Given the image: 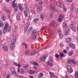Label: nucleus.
Segmentation results:
<instances>
[{
  "instance_id": "obj_44",
  "label": "nucleus",
  "mask_w": 78,
  "mask_h": 78,
  "mask_svg": "<svg viewBox=\"0 0 78 78\" xmlns=\"http://www.w3.org/2000/svg\"><path fill=\"white\" fill-rule=\"evenodd\" d=\"M62 7H63V9L64 10V11H67V9H66V7H64V6Z\"/></svg>"
},
{
  "instance_id": "obj_19",
  "label": "nucleus",
  "mask_w": 78,
  "mask_h": 78,
  "mask_svg": "<svg viewBox=\"0 0 78 78\" xmlns=\"http://www.w3.org/2000/svg\"><path fill=\"white\" fill-rule=\"evenodd\" d=\"M37 35H35L33 37V39L34 40V41H36L37 40V39L38 37Z\"/></svg>"
},
{
  "instance_id": "obj_55",
  "label": "nucleus",
  "mask_w": 78,
  "mask_h": 78,
  "mask_svg": "<svg viewBox=\"0 0 78 78\" xmlns=\"http://www.w3.org/2000/svg\"><path fill=\"white\" fill-rule=\"evenodd\" d=\"M54 76H55V74H53L52 75H51V78H54Z\"/></svg>"
},
{
  "instance_id": "obj_28",
  "label": "nucleus",
  "mask_w": 78,
  "mask_h": 78,
  "mask_svg": "<svg viewBox=\"0 0 78 78\" xmlns=\"http://www.w3.org/2000/svg\"><path fill=\"white\" fill-rule=\"evenodd\" d=\"M72 59H69L67 61V63L68 64H70V63H72Z\"/></svg>"
},
{
  "instance_id": "obj_53",
  "label": "nucleus",
  "mask_w": 78,
  "mask_h": 78,
  "mask_svg": "<svg viewBox=\"0 0 78 78\" xmlns=\"http://www.w3.org/2000/svg\"><path fill=\"white\" fill-rule=\"evenodd\" d=\"M39 3L40 5H42V3H43V2H42V1H40L39 2Z\"/></svg>"
},
{
  "instance_id": "obj_14",
  "label": "nucleus",
  "mask_w": 78,
  "mask_h": 78,
  "mask_svg": "<svg viewBox=\"0 0 78 78\" xmlns=\"http://www.w3.org/2000/svg\"><path fill=\"white\" fill-rule=\"evenodd\" d=\"M48 60L51 62V64L53 63V58L52 57H50L48 58Z\"/></svg>"
},
{
  "instance_id": "obj_64",
  "label": "nucleus",
  "mask_w": 78,
  "mask_h": 78,
  "mask_svg": "<svg viewBox=\"0 0 78 78\" xmlns=\"http://www.w3.org/2000/svg\"><path fill=\"white\" fill-rule=\"evenodd\" d=\"M67 51L66 50H64V51H63V53H65V54H66V53H67Z\"/></svg>"
},
{
  "instance_id": "obj_46",
  "label": "nucleus",
  "mask_w": 78,
  "mask_h": 78,
  "mask_svg": "<svg viewBox=\"0 0 78 78\" xmlns=\"http://www.w3.org/2000/svg\"><path fill=\"white\" fill-rule=\"evenodd\" d=\"M33 64L34 66H38V63L36 62H34Z\"/></svg>"
},
{
  "instance_id": "obj_27",
  "label": "nucleus",
  "mask_w": 78,
  "mask_h": 78,
  "mask_svg": "<svg viewBox=\"0 0 78 78\" xmlns=\"http://www.w3.org/2000/svg\"><path fill=\"white\" fill-rule=\"evenodd\" d=\"M8 27V23H6L5 24L4 29H5L6 30V29Z\"/></svg>"
},
{
  "instance_id": "obj_29",
  "label": "nucleus",
  "mask_w": 78,
  "mask_h": 78,
  "mask_svg": "<svg viewBox=\"0 0 78 78\" xmlns=\"http://www.w3.org/2000/svg\"><path fill=\"white\" fill-rule=\"evenodd\" d=\"M16 19L18 20H20V16L19 14H17L16 15Z\"/></svg>"
},
{
  "instance_id": "obj_52",
  "label": "nucleus",
  "mask_w": 78,
  "mask_h": 78,
  "mask_svg": "<svg viewBox=\"0 0 78 78\" xmlns=\"http://www.w3.org/2000/svg\"><path fill=\"white\" fill-rule=\"evenodd\" d=\"M3 9L4 11H6V10H7V8H6V7H3Z\"/></svg>"
},
{
  "instance_id": "obj_40",
  "label": "nucleus",
  "mask_w": 78,
  "mask_h": 78,
  "mask_svg": "<svg viewBox=\"0 0 78 78\" xmlns=\"http://www.w3.org/2000/svg\"><path fill=\"white\" fill-rule=\"evenodd\" d=\"M16 6H17V5L16 4H13L12 5V7L13 8H16Z\"/></svg>"
},
{
  "instance_id": "obj_16",
  "label": "nucleus",
  "mask_w": 78,
  "mask_h": 78,
  "mask_svg": "<svg viewBox=\"0 0 78 78\" xmlns=\"http://www.w3.org/2000/svg\"><path fill=\"white\" fill-rule=\"evenodd\" d=\"M28 72L30 74H33V73H35V71L32 70H30Z\"/></svg>"
},
{
  "instance_id": "obj_9",
  "label": "nucleus",
  "mask_w": 78,
  "mask_h": 78,
  "mask_svg": "<svg viewBox=\"0 0 78 78\" xmlns=\"http://www.w3.org/2000/svg\"><path fill=\"white\" fill-rule=\"evenodd\" d=\"M17 40V38L16 37H14L11 41L12 43L13 44H16V40Z\"/></svg>"
},
{
  "instance_id": "obj_25",
  "label": "nucleus",
  "mask_w": 78,
  "mask_h": 78,
  "mask_svg": "<svg viewBox=\"0 0 78 78\" xmlns=\"http://www.w3.org/2000/svg\"><path fill=\"white\" fill-rule=\"evenodd\" d=\"M4 27V23L3 22H0V27Z\"/></svg>"
},
{
  "instance_id": "obj_36",
  "label": "nucleus",
  "mask_w": 78,
  "mask_h": 78,
  "mask_svg": "<svg viewBox=\"0 0 78 78\" xmlns=\"http://www.w3.org/2000/svg\"><path fill=\"white\" fill-rule=\"evenodd\" d=\"M39 18H36L33 20L34 22H36V21H38L39 20Z\"/></svg>"
},
{
  "instance_id": "obj_21",
  "label": "nucleus",
  "mask_w": 78,
  "mask_h": 78,
  "mask_svg": "<svg viewBox=\"0 0 78 78\" xmlns=\"http://www.w3.org/2000/svg\"><path fill=\"white\" fill-rule=\"evenodd\" d=\"M50 7L51 8V9H52L54 11H55V7L53 6V5H50Z\"/></svg>"
},
{
  "instance_id": "obj_15",
  "label": "nucleus",
  "mask_w": 78,
  "mask_h": 78,
  "mask_svg": "<svg viewBox=\"0 0 78 78\" xmlns=\"http://www.w3.org/2000/svg\"><path fill=\"white\" fill-rule=\"evenodd\" d=\"M31 55H35V54H36V50H32L31 52Z\"/></svg>"
},
{
  "instance_id": "obj_57",
  "label": "nucleus",
  "mask_w": 78,
  "mask_h": 78,
  "mask_svg": "<svg viewBox=\"0 0 78 78\" xmlns=\"http://www.w3.org/2000/svg\"><path fill=\"white\" fill-rule=\"evenodd\" d=\"M45 30V27H43L41 28V30H43L44 31Z\"/></svg>"
},
{
  "instance_id": "obj_20",
  "label": "nucleus",
  "mask_w": 78,
  "mask_h": 78,
  "mask_svg": "<svg viewBox=\"0 0 78 78\" xmlns=\"http://www.w3.org/2000/svg\"><path fill=\"white\" fill-rule=\"evenodd\" d=\"M63 28H66L67 27V23L66 22H65L63 23Z\"/></svg>"
},
{
  "instance_id": "obj_49",
  "label": "nucleus",
  "mask_w": 78,
  "mask_h": 78,
  "mask_svg": "<svg viewBox=\"0 0 78 78\" xmlns=\"http://www.w3.org/2000/svg\"><path fill=\"white\" fill-rule=\"evenodd\" d=\"M77 75H78V71H76L75 73V76Z\"/></svg>"
},
{
  "instance_id": "obj_51",
  "label": "nucleus",
  "mask_w": 78,
  "mask_h": 78,
  "mask_svg": "<svg viewBox=\"0 0 78 78\" xmlns=\"http://www.w3.org/2000/svg\"><path fill=\"white\" fill-rule=\"evenodd\" d=\"M10 76V75H9V74H7L5 78H9Z\"/></svg>"
},
{
  "instance_id": "obj_62",
  "label": "nucleus",
  "mask_w": 78,
  "mask_h": 78,
  "mask_svg": "<svg viewBox=\"0 0 78 78\" xmlns=\"http://www.w3.org/2000/svg\"><path fill=\"white\" fill-rule=\"evenodd\" d=\"M49 18L50 19H52L53 18V15H49Z\"/></svg>"
},
{
  "instance_id": "obj_63",
  "label": "nucleus",
  "mask_w": 78,
  "mask_h": 78,
  "mask_svg": "<svg viewBox=\"0 0 78 78\" xmlns=\"http://www.w3.org/2000/svg\"><path fill=\"white\" fill-rule=\"evenodd\" d=\"M55 56L56 58H59V55L58 54H55Z\"/></svg>"
},
{
  "instance_id": "obj_11",
  "label": "nucleus",
  "mask_w": 78,
  "mask_h": 78,
  "mask_svg": "<svg viewBox=\"0 0 78 78\" xmlns=\"http://www.w3.org/2000/svg\"><path fill=\"white\" fill-rule=\"evenodd\" d=\"M11 31V27H9L7 29H6V31L7 33H9Z\"/></svg>"
},
{
  "instance_id": "obj_56",
  "label": "nucleus",
  "mask_w": 78,
  "mask_h": 78,
  "mask_svg": "<svg viewBox=\"0 0 78 78\" xmlns=\"http://www.w3.org/2000/svg\"><path fill=\"white\" fill-rule=\"evenodd\" d=\"M76 12L78 14V8H76L75 9Z\"/></svg>"
},
{
  "instance_id": "obj_3",
  "label": "nucleus",
  "mask_w": 78,
  "mask_h": 78,
  "mask_svg": "<svg viewBox=\"0 0 78 78\" xmlns=\"http://www.w3.org/2000/svg\"><path fill=\"white\" fill-rule=\"evenodd\" d=\"M58 33L60 39H62V37H63V35L62 34H61V30L58 29Z\"/></svg>"
},
{
  "instance_id": "obj_6",
  "label": "nucleus",
  "mask_w": 78,
  "mask_h": 78,
  "mask_svg": "<svg viewBox=\"0 0 78 78\" xmlns=\"http://www.w3.org/2000/svg\"><path fill=\"white\" fill-rule=\"evenodd\" d=\"M59 17L60 18H58V22H61L62 21V20L64 19V16H63V15H60L59 16Z\"/></svg>"
},
{
  "instance_id": "obj_60",
  "label": "nucleus",
  "mask_w": 78,
  "mask_h": 78,
  "mask_svg": "<svg viewBox=\"0 0 78 78\" xmlns=\"http://www.w3.org/2000/svg\"><path fill=\"white\" fill-rule=\"evenodd\" d=\"M49 15L53 16V12H50L49 14Z\"/></svg>"
},
{
  "instance_id": "obj_48",
  "label": "nucleus",
  "mask_w": 78,
  "mask_h": 78,
  "mask_svg": "<svg viewBox=\"0 0 78 78\" xmlns=\"http://www.w3.org/2000/svg\"><path fill=\"white\" fill-rule=\"evenodd\" d=\"M73 63L74 64H76V62L74 60L72 59V63Z\"/></svg>"
},
{
  "instance_id": "obj_8",
  "label": "nucleus",
  "mask_w": 78,
  "mask_h": 78,
  "mask_svg": "<svg viewBox=\"0 0 78 78\" xmlns=\"http://www.w3.org/2000/svg\"><path fill=\"white\" fill-rule=\"evenodd\" d=\"M51 25L53 27H56L57 26V23L56 22H52L51 23Z\"/></svg>"
},
{
  "instance_id": "obj_61",
  "label": "nucleus",
  "mask_w": 78,
  "mask_h": 78,
  "mask_svg": "<svg viewBox=\"0 0 78 78\" xmlns=\"http://www.w3.org/2000/svg\"><path fill=\"white\" fill-rule=\"evenodd\" d=\"M60 47H63V46H64V44L62 43L60 44Z\"/></svg>"
},
{
  "instance_id": "obj_31",
  "label": "nucleus",
  "mask_w": 78,
  "mask_h": 78,
  "mask_svg": "<svg viewBox=\"0 0 78 78\" xmlns=\"http://www.w3.org/2000/svg\"><path fill=\"white\" fill-rule=\"evenodd\" d=\"M6 32H7L6 31V29H3V30H2L3 34H6Z\"/></svg>"
},
{
  "instance_id": "obj_2",
  "label": "nucleus",
  "mask_w": 78,
  "mask_h": 78,
  "mask_svg": "<svg viewBox=\"0 0 78 78\" xmlns=\"http://www.w3.org/2000/svg\"><path fill=\"white\" fill-rule=\"evenodd\" d=\"M56 5L58 6H59L60 8H62L64 6V5L62 3L60 2H58L56 3Z\"/></svg>"
},
{
  "instance_id": "obj_23",
  "label": "nucleus",
  "mask_w": 78,
  "mask_h": 78,
  "mask_svg": "<svg viewBox=\"0 0 78 78\" xmlns=\"http://www.w3.org/2000/svg\"><path fill=\"white\" fill-rule=\"evenodd\" d=\"M36 30H34L31 33V34H32V35H34V34H36Z\"/></svg>"
},
{
  "instance_id": "obj_22",
  "label": "nucleus",
  "mask_w": 78,
  "mask_h": 78,
  "mask_svg": "<svg viewBox=\"0 0 78 78\" xmlns=\"http://www.w3.org/2000/svg\"><path fill=\"white\" fill-rule=\"evenodd\" d=\"M47 64H48V66H50L51 67H52L53 66V64L50 63V62H46Z\"/></svg>"
},
{
  "instance_id": "obj_43",
  "label": "nucleus",
  "mask_w": 78,
  "mask_h": 78,
  "mask_svg": "<svg viewBox=\"0 0 78 78\" xmlns=\"http://www.w3.org/2000/svg\"><path fill=\"white\" fill-rule=\"evenodd\" d=\"M25 54L26 55H28V54H29L30 53V52L28 50H27L25 52Z\"/></svg>"
},
{
  "instance_id": "obj_41",
  "label": "nucleus",
  "mask_w": 78,
  "mask_h": 78,
  "mask_svg": "<svg viewBox=\"0 0 78 78\" xmlns=\"http://www.w3.org/2000/svg\"><path fill=\"white\" fill-rule=\"evenodd\" d=\"M70 9L71 11H73V10L74 9V6H73V5H72L70 7Z\"/></svg>"
},
{
  "instance_id": "obj_54",
  "label": "nucleus",
  "mask_w": 78,
  "mask_h": 78,
  "mask_svg": "<svg viewBox=\"0 0 78 78\" xmlns=\"http://www.w3.org/2000/svg\"><path fill=\"white\" fill-rule=\"evenodd\" d=\"M34 68L35 70H37V67L36 66H34Z\"/></svg>"
},
{
  "instance_id": "obj_10",
  "label": "nucleus",
  "mask_w": 78,
  "mask_h": 78,
  "mask_svg": "<svg viewBox=\"0 0 78 78\" xmlns=\"http://www.w3.org/2000/svg\"><path fill=\"white\" fill-rule=\"evenodd\" d=\"M3 49L5 51H8V48L6 46H3Z\"/></svg>"
},
{
  "instance_id": "obj_58",
  "label": "nucleus",
  "mask_w": 78,
  "mask_h": 78,
  "mask_svg": "<svg viewBox=\"0 0 78 78\" xmlns=\"http://www.w3.org/2000/svg\"><path fill=\"white\" fill-rule=\"evenodd\" d=\"M15 29H16V30H17V29H18V25H17L15 27Z\"/></svg>"
},
{
  "instance_id": "obj_33",
  "label": "nucleus",
  "mask_w": 78,
  "mask_h": 78,
  "mask_svg": "<svg viewBox=\"0 0 78 78\" xmlns=\"http://www.w3.org/2000/svg\"><path fill=\"white\" fill-rule=\"evenodd\" d=\"M15 47H14V45L13 46H12V44L10 45V49L11 50H13V49H14V48Z\"/></svg>"
},
{
  "instance_id": "obj_1",
  "label": "nucleus",
  "mask_w": 78,
  "mask_h": 78,
  "mask_svg": "<svg viewBox=\"0 0 78 78\" xmlns=\"http://www.w3.org/2000/svg\"><path fill=\"white\" fill-rule=\"evenodd\" d=\"M47 56H48L47 55H45L44 56L42 55L40 57V60L41 61H45L46 60V58Z\"/></svg>"
},
{
  "instance_id": "obj_59",
  "label": "nucleus",
  "mask_w": 78,
  "mask_h": 78,
  "mask_svg": "<svg viewBox=\"0 0 78 78\" xmlns=\"http://www.w3.org/2000/svg\"><path fill=\"white\" fill-rule=\"evenodd\" d=\"M13 64L14 65L16 66H17V65L18 64H17V63L16 62H14Z\"/></svg>"
},
{
  "instance_id": "obj_39",
  "label": "nucleus",
  "mask_w": 78,
  "mask_h": 78,
  "mask_svg": "<svg viewBox=\"0 0 78 78\" xmlns=\"http://www.w3.org/2000/svg\"><path fill=\"white\" fill-rule=\"evenodd\" d=\"M18 8L20 9L21 10L22 9V5H21V4H18Z\"/></svg>"
},
{
  "instance_id": "obj_35",
  "label": "nucleus",
  "mask_w": 78,
  "mask_h": 78,
  "mask_svg": "<svg viewBox=\"0 0 78 78\" xmlns=\"http://www.w3.org/2000/svg\"><path fill=\"white\" fill-rule=\"evenodd\" d=\"M73 53V52L70 51L68 53V55L69 56H71L72 55V54Z\"/></svg>"
},
{
  "instance_id": "obj_37",
  "label": "nucleus",
  "mask_w": 78,
  "mask_h": 78,
  "mask_svg": "<svg viewBox=\"0 0 78 78\" xmlns=\"http://www.w3.org/2000/svg\"><path fill=\"white\" fill-rule=\"evenodd\" d=\"M28 26H26L24 27V30L25 31H27V30H28Z\"/></svg>"
},
{
  "instance_id": "obj_7",
  "label": "nucleus",
  "mask_w": 78,
  "mask_h": 78,
  "mask_svg": "<svg viewBox=\"0 0 78 78\" xmlns=\"http://www.w3.org/2000/svg\"><path fill=\"white\" fill-rule=\"evenodd\" d=\"M38 7V8L37 9V12H41V11H42V6L41 5H39Z\"/></svg>"
},
{
  "instance_id": "obj_42",
  "label": "nucleus",
  "mask_w": 78,
  "mask_h": 78,
  "mask_svg": "<svg viewBox=\"0 0 78 78\" xmlns=\"http://www.w3.org/2000/svg\"><path fill=\"white\" fill-rule=\"evenodd\" d=\"M14 10L16 12L18 10V7L16 6V7L14 8Z\"/></svg>"
},
{
  "instance_id": "obj_12",
  "label": "nucleus",
  "mask_w": 78,
  "mask_h": 78,
  "mask_svg": "<svg viewBox=\"0 0 78 78\" xmlns=\"http://www.w3.org/2000/svg\"><path fill=\"white\" fill-rule=\"evenodd\" d=\"M69 45L71 48H72L73 49H75V46L74 44H73L72 43H70Z\"/></svg>"
},
{
  "instance_id": "obj_26",
  "label": "nucleus",
  "mask_w": 78,
  "mask_h": 78,
  "mask_svg": "<svg viewBox=\"0 0 78 78\" xmlns=\"http://www.w3.org/2000/svg\"><path fill=\"white\" fill-rule=\"evenodd\" d=\"M67 71L69 73H72V72H73V70H72V68H71L70 69H67Z\"/></svg>"
},
{
  "instance_id": "obj_13",
  "label": "nucleus",
  "mask_w": 78,
  "mask_h": 78,
  "mask_svg": "<svg viewBox=\"0 0 78 78\" xmlns=\"http://www.w3.org/2000/svg\"><path fill=\"white\" fill-rule=\"evenodd\" d=\"M25 72V70H24V69L23 68H21L20 69V73H21V74H23Z\"/></svg>"
},
{
  "instance_id": "obj_5",
  "label": "nucleus",
  "mask_w": 78,
  "mask_h": 78,
  "mask_svg": "<svg viewBox=\"0 0 78 78\" xmlns=\"http://www.w3.org/2000/svg\"><path fill=\"white\" fill-rule=\"evenodd\" d=\"M10 71L12 72V74L13 75H15V74H16V70L14 67H12L11 68Z\"/></svg>"
},
{
  "instance_id": "obj_38",
  "label": "nucleus",
  "mask_w": 78,
  "mask_h": 78,
  "mask_svg": "<svg viewBox=\"0 0 78 78\" xmlns=\"http://www.w3.org/2000/svg\"><path fill=\"white\" fill-rule=\"evenodd\" d=\"M31 17L30 16H29L27 17V21H31Z\"/></svg>"
},
{
  "instance_id": "obj_50",
  "label": "nucleus",
  "mask_w": 78,
  "mask_h": 78,
  "mask_svg": "<svg viewBox=\"0 0 78 78\" xmlns=\"http://www.w3.org/2000/svg\"><path fill=\"white\" fill-rule=\"evenodd\" d=\"M69 17L71 19H72V18H73V15H72V14H71L69 15Z\"/></svg>"
},
{
  "instance_id": "obj_30",
  "label": "nucleus",
  "mask_w": 78,
  "mask_h": 78,
  "mask_svg": "<svg viewBox=\"0 0 78 78\" xmlns=\"http://www.w3.org/2000/svg\"><path fill=\"white\" fill-rule=\"evenodd\" d=\"M66 42H70L71 41V39H70V38H66Z\"/></svg>"
},
{
  "instance_id": "obj_18",
  "label": "nucleus",
  "mask_w": 78,
  "mask_h": 78,
  "mask_svg": "<svg viewBox=\"0 0 78 78\" xmlns=\"http://www.w3.org/2000/svg\"><path fill=\"white\" fill-rule=\"evenodd\" d=\"M24 14L25 15L26 17H28V14H27V10H25L24 11Z\"/></svg>"
},
{
  "instance_id": "obj_47",
  "label": "nucleus",
  "mask_w": 78,
  "mask_h": 78,
  "mask_svg": "<svg viewBox=\"0 0 78 78\" xmlns=\"http://www.w3.org/2000/svg\"><path fill=\"white\" fill-rule=\"evenodd\" d=\"M44 76V74L42 73H41L39 74V76Z\"/></svg>"
},
{
  "instance_id": "obj_4",
  "label": "nucleus",
  "mask_w": 78,
  "mask_h": 78,
  "mask_svg": "<svg viewBox=\"0 0 78 78\" xmlns=\"http://www.w3.org/2000/svg\"><path fill=\"white\" fill-rule=\"evenodd\" d=\"M70 27L71 30H73L74 32H76V27H74L73 25L72 24H70Z\"/></svg>"
},
{
  "instance_id": "obj_24",
  "label": "nucleus",
  "mask_w": 78,
  "mask_h": 78,
  "mask_svg": "<svg viewBox=\"0 0 78 78\" xmlns=\"http://www.w3.org/2000/svg\"><path fill=\"white\" fill-rule=\"evenodd\" d=\"M60 56L61 58H64V55L63 52H61L60 53Z\"/></svg>"
},
{
  "instance_id": "obj_32",
  "label": "nucleus",
  "mask_w": 78,
  "mask_h": 78,
  "mask_svg": "<svg viewBox=\"0 0 78 78\" xmlns=\"http://www.w3.org/2000/svg\"><path fill=\"white\" fill-rule=\"evenodd\" d=\"M65 32H67L69 33V28L68 27H67L66 28L65 30Z\"/></svg>"
},
{
  "instance_id": "obj_45",
  "label": "nucleus",
  "mask_w": 78,
  "mask_h": 78,
  "mask_svg": "<svg viewBox=\"0 0 78 78\" xmlns=\"http://www.w3.org/2000/svg\"><path fill=\"white\" fill-rule=\"evenodd\" d=\"M69 34V32H65L64 35L65 36H67V35Z\"/></svg>"
},
{
  "instance_id": "obj_34",
  "label": "nucleus",
  "mask_w": 78,
  "mask_h": 78,
  "mask_svg": "<svg viewBox=\"0 0 78 78\" xmlns=\"http://www.w3.org/2000/svg\"><path fill=\"white\" fill-rule=\"evenodd\" d=\"M66 68L67 70H68V69H69L72 68V67L70 66L67 65L66 66Z\"/></svg>"
},
{
  "instance_id": "obj_17",
  "label": "nucleus",
  "mask_w": 78,
  "mask_h": 78,
  "mask_svg": "<svg viewBox=\"0 0 78 78\" xmlns=\"http://www.w3.org/2000/svg\"><path fill=\"white\" fill-rule=\"evenodd\" d=\"M5 19L6 17H5V16L2 15L1 16V20H2L3 21H5Z\"/></svg>"
}]
</instances>
